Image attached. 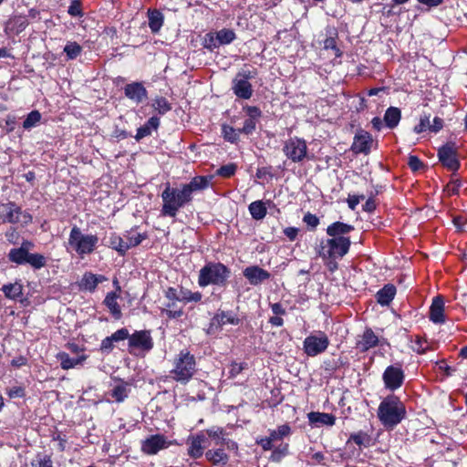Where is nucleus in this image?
<instances>
[{"instance_id": "nucleus-53", "label": "nucleus", "mask_w": 467, "mask_h": 467, "mask_svg": "<svg viewBox=\"0 0 467 467\" xmlns=\"http://www.w3.org/2000/svg\"><path fill=\"white\" fill-rule=\"evenodd\" d=\"M236 169H237L236 164L229 163V164L223 165L222 167H220L217 170L216 174L218 176H221L223 178H230L235 173Z\"/></svg>"}, {"instance_id": "nucleus-60", "label": "nucleus", "mask_w": 467, "mask_h": 467, "mask_svg": "<svg viewBox=\"0 0 467 467\" xmlns=\"http://www.w3.org/2000/svg\"><path fill=\"white\" fill-rule=\"evenodd\" d=\"M220 46L219 44V41L217 39V35L215 34V36L213 34H208L206 35V37H205V44H204V47L209 48V49H213V48H216Z\"/></svg>"}, {"instance_id": "nucleus-55", "label": "nucleus", "mask_w": 467, "mask_h": 467, "mask_svg": "<svg viewBox=\"0 0 467 467\" xmlns=\"http://www.w3.org/2000/svg\"><path fill=\"white\" fill-rule=\"evenodd\" d=\"M67 13L71 16L81 17L83 16L81 2L79 0H72L68 6Z\"/></svg>"}, {"instance_id": "nucleus-29", "label": "nucleus", "mask_w": 467, "mask_h": 467, "mask_svg": "<svg viewBox=\"0 0 467 467\" xmlns=\"http://www.w3.org/2000/svg\"><path fill=\"white\" fill-rule=\"evenodd\" d=\"M205 457L213 465H226L229 461V456L223 448L208 450L205 452Z\"/></svg>"}, {"instance_id": "nucleus-33", "label": "nucleus", "mask_w": 467, "mask_h": 467, "mask_svg": "<svg viewBox=\"0 0 467 467\" xmlns=\"http://www.w3.org/2000/svg\"><path fill=\"white\" fill-rule=\"evenodd\" d=\"M400 119H401L400 109L397 107H389L385 111L383 121L387 128L392 130L399 125Z\"/></svg>"}, {"instance_id": "nucleus-32", "label": "nucleus", "mask_w": 467, "mask_h": 467, "mask_svg": "<svg viewBox=\"0 0 467 467\" xmlns=\"http://www.w3.org/2000/svg\"><path fill=\"white\" fill-rule=\"evenodd\" d=\"M271 202H272L269 200L266 202L260 200L251 202L248 206V210L252 218L256 221L263 220L267 213L266 204H270Z\"/></svg>"}, {"instance_id": "nucleus-39", "label": "nucleus", "mask_w": 467, "mask_h": 467, "mask_svg": "<svg viewBox=\"0 0 467 467\" xmlns=\"http://www.w3.org/2000/svg\"><path fill=\"white\" fill-rule=\"evenodd\" d=\"M109 246L117 251L120 255H124L129 250V245L125 243V238H122L116 233H112L109 237Z\"/></svg>"}, {"instance_id": "nucleus-41", "label": "nucleus", "mask_w": 467, "mask_h": 467, "mask_svg": "<svg viewBox=\"0 0 467 467\" xmlns=\"http://www.w3.org/2000/svg\"><path fill=\"white\" fill-rule=\"evenodd\" d=\"M125 243L129 245V250L132 247L139 245L143 240L147 238L145 233H139L136 230L131 229L126 232L124 234Z\"/></svg>"}, {"instance_id": "nucleus-7", "label": "nucleus", "mask_w": 467, "mask_h": 467, "mask_svg": "<svg viewBox=\"0 0 467 467\" xmlns=\"http://www.w3.org/2000/svg\"><path fill=\"white\" fill-rule=\"evenodd\" d=\"M307 143L299 137H290L284 141L283 152L293 162H302L307 156Z\"/></svg>"}, {"instance_id": "nucleus-22", "label": "nucleus", "mask_w": 467, "mask_h": 467, "mask_svg": "<svg viewBox=\"0 0 467 467\" xmlns=\"http://www.w3.org/2000/svg\"><path fill=\"white\" fill-rule=\"evenodd\" d=\"M114 285L117 286L116 292H109L107 294L105 299H104V305L107 306V308L109 310L111 315L114 318L119 319L121 317V308L118 303V298L119 297V295L118 292L120 291V286L119 285V283L117 280L114 281Z\"/></svg>"}, {"instance_id": "nucleus-63", "label": "nucleus", "mask_w": 467, "mask_h": 467, "mask_svg": "<svg viewBox=\"0 0 467 467\" xmlns=\"http://www.w3.org/2000/svg\"><path fill=\"white\" fill-rule=\"evenodd\" d=\"M408 164L410 167V169L413 171H418L419 169H420L422 167L421 161L417 156H414V155H410L409 157Z\"/></svg>"}, {"instance_id": "nucleus-13", "label": "nucleus", "mask_w": 467, "mask_h": 467, "mask_svg": "<svg viewBox=\"0 0 467 467\" xmlns=\"http://www.w3.org/2000/svg\"><path fill=\"white\" fill-rule=\"evenodd\" d=\"M188 454L193 459H199L203 455L207 447V437L204 431L190 435L187 439Z\"/></svg>"}, {"instance_id": "nucleus-61", "label": "nucleus", "mask_w": 467, "mask_h": 467, "mask_svg": "<svg viewBox=\"0 0 467 467\" xmlns=\"http://www.w3.org/2000/svg\"><path fill=\"white\" fill-rule=\"evenodd\" d=\"M324 48L325 49H333L335 51L336 57H340L341 52L337 47L336 40L333 37H328L324 42Z\"/></svg>"}, {"instance_id": "nucleus-40", "label": "nucleus", "mask_w": 467, "mask_h": 467, "mask_svg": "<svg viewBox=\"0 0 467 467\" xmlns=\"http://www.w3.org/2000/svg\"><path fill=\"white\" fill-rule=\"evenodd\" d=\"M29 252L26 247L13 248L8 253V259L16 265H25L27 260Z\"/></svg>"}, {"instance_id": "nucleus-34", "label": "nucleus", "mask_w": 467, "mask_h": 467, "mask_svg": "<svg viewBox=\"0 0 467 467\" xmlns=\"http://www.w3.org/2000/svg\"><path fill=\"white\" fill-rule=\"evenodd\" d=\"M395 295L396 287L390 284L385 285L376 295L377 302L381 306H388L394 299Z\"/></svg>"}, {"instance_id": "nucleus-37", "label": "nucleus", "mask_w": 467, "mask_h": 467, "mask_svg": "<svg viewBox=\"0 0 467 467\" xmlns=\"http://www.w3.org/2000/svg\"><path fill=\"white\" fill-rule=\"evenodd\" d=\"M149 27L152 33H158L163 26L164 16L157 9L148 11Z\"/></svg>"}, {"instance_id": "nucleus-21", "label": "nucleus", "mask_w": 467, "mask_h": 467, "mask_svg": "<svg viewBox=\"0 0 467 467\" xmlns=\"http://www.w3.org/2000/svg\"><path fill=\"white\" fill-rule=\"evenodd\" d=\"M372 142L373 140L371 135L368 132L362 130L355 135L351 149L356 153H368Z\"/></svg>"}, {"instance_id": "nucleus-24", "label": "nucleus", "mask_w": 467, "mask_h": 467, "mask_svg": "<svg viewBox=\"0 0 467 467\" xmlns=\"http://www.w3.org/2000/svg\"><path fill=\"white\" fill-rule=\"evenodd\" d=\"M240 319L232 311H220L215 314L211 321V326L221 327L224 325H238Z\"/></svg>"}, {"instance_id": "nucleus-31", "label": "nucleus", "mask_w": 467, "mask_h": 467, "mask_svg": "<svg viewBox=\"0 0 467 467\" xmlns=\"http://www.w3.org/2000/svg\"><path fill=\"white\" fill-rule=\"evenodd\" d=\"M160 126V119L152 116L148 121L137 130L135 139L140 140L141 139L150 136L153 130H157Z\"/></svg>"}, {"instance_id": "nucleus-1", "label": "nucleus", "mask_w": 467, "mask_h": 467, "mask_svg": "<svg viewBox=\"0 0 467 467\" xmlns=\"http://www.w3.org/2000/svg\"><path fill=\"white\" fill-rule=\"evenodd\" d=\"M404 403L395 395L386 397L379 405L378 418L387 429H393L406 417Z\"/></svg>"}, {"instance_id": "nucleus-26", "label": "nucleus", "mask_w": 467, "mask_h": 467, "mask_svg": "<svg viewBox=\"0 0 467 467\" xmlns=\"http://www.w3.org/2000/svg\"><path fill=\"white\" fill-rule=\"evenodd\" d=\"M106 280L107 278L102 275H95L91 272H88L84 274L80 281V287L84 290L93 292L99 283Z\"/></svg>"}, {"instance_id": "nucleus-36", "label": "nucleus", "mask_w": 467, "mask_h": 467, "mask_svg": "<svg viewBox=\"0 0 467 467\" xmlns=\"http://www.w3.org/2000/svg\"><path fill=\"white\" fill-rule=\"evenodd\" d=\"M1 289L5 296L11 300H17L23 296V285L20 282L4 285Z\"/></svg>"}, {"instance_id": "nucleus-27", "label": "nucleus", "mask_w": 467, "mask_h": 467, "mask_svg": "<svg viewBox=\"0 0 467 467\" xmlns=\"http://www.w3.org/2000/svg\"><path fill=\"white\" fill-rule=\"evenodd\" d=\"M28 25L29 20L26 16L16 15L7 21L6 30L15 34H19L24 31Z\"/></svg>"}, {"instance_id": "nucleus-59", "label": "nucleus", "mask_w": 467, "mask_h": 467, "mask_svg": "<svg viewBox=\"0 0 467 467\" xmlns=\"http://www.w3.org/2000/svg\"><path fill=\"white\" fill-rule=\"evenodd\" d=\"M288 444H285L281 448H276L273 451L271 459L275 462H279L285 455L287 454Z\"/></svg>"}, {"instance_id": "nucleus-14", "label": "nucleus", "mask_w": 467, "mask_h": 467, "mask_svg": "<svg viewBox=\"0 0 467 467\" xmlns=\"http://www.w3.org/2000/svg\"><path fill=\"white\" fill-rule=\"evenodd\" d=\"M438 157L442 165L450 171H455L459 169L460 163L453 144H446L441 147L438 150Z\"/></svg>"}, {"instance_id": "nucleus-11", "label": "nucleus", "mask_w": 467, "mask_h": 467, "mask_svg": "<svg viewBox=\"0 0 467 467\" xmlns=\"http://www.w3.org/2000/svg\"><path fill=\"white\" fill-rule=\"evenodd\" d=\"M130 352L133 354L136 350L141 353H148L153 348V339L149 330H139L130 335Z\"/></svg>"}, {"instance_id": "nucleus-51", "label": "nucleus", "mask_w": 467, "mask_h": 467, "mask_svg": "<svg viewBox=\"0 0 467 467\" xmlns=\"http://www.w3.org/2000/svg\"><path fill=\"white\" fill-rule=\"evenodd\" d=\"M216 35L220 46L228 45L232 43L236 37V35L233 30L225 28L218 31Z\"/></svg>"}, {"instance_id": "nucleus-48", "label": "nucleus", "mask_w": 467, "mask_h": 467, "mask_svg": "<svg viewBox=\"0 0 467 467\" xmlns=\"http://www.w3.org/2000/svg\"><path fill=\"white\" fill-rule=\"evenodd\" d=\"M202 298V295L201 292H192L188 289H181V297L180 300L183 302L184 304L190 303V302H200Z\"/></svg>"}, {"instance_id": "nucleus-20", "label": "nucleus", "mask_w": 467, "mask_h": 467, "mask_svg": "<svg viewBox=\"0 0 467 467\" xmlns=\"http://www.w3.org/2000/svg\"><path fill=\"white\" fill-rule=\"evenodd\" d=\"M445 303L441 296H437L432 299L430 306L429 318L434 324H443L446 321Z\"/></svg>"}, {"instance_id": "nucleus-62", "label": "nucleus", "mask_w": 467, "mask_h": 467, "mask_svg": "<svg viewBox=\"0 0 467 467\" xmlns=\"http://www.w3.org/2000/svg\"><path fill=\"white\" fill-rule=\"evenodd\" d=\"M364 199V195H349L347 202L349 209L355 210L361 200Z\"/></svg>"}, {"instance_id": "nucleus-2", "label": "nucleus", "mask_w": 467, "mask_h": 467, "mask_svg": "<svg viewBox=\"0 0 467 467\" xmlns=\"http://www.w3.org/2000/svg\"><path fill=\"white\" fill-rule=\"evenodd\" d=\"M161 197L162 200L161 210L162 216L176 217L180 209L192 202L182 186L180 188L171 187L170 183L166 184Z\"/></svg>"}, {"instance_id": "nucleus-30", "label": "nucleus", "mask_w": 467, "mask_h": 467, "mask_svg": "<svg viewBox=\"0 0 467 467\" xmlns=\"http://www.w3.org/2000/svg\"><path fill=\"white\" fill-rule=\"evenodd\" d=\"M354 230V226L342 222H335L327 226V234L330 237L337 238L338 236H345Z\"/></svg>"}, {"instance_id": "nucleus-18", "label": "nucleus", "mask_w": 467, "mask_h": 467, "mask_svg": "<svg viewBox=\"0 0 467 467\" xmlns=\"http://www.w3.org/2000/svg\"><path fill=\"white\" fill-rule=\"evenodd\" d=\"M124 94L136 104L143 102L148 98V91L141 82L127 84L124 87Z\"/></svg>"}, {"instance_id": "nucleus-28", "label": "nucleus", "mask_w": 467, "mask_h": 467, "mask_svg": "<svg viewBox=\"0 0 467 467\" xmlns=\"http://www.w3.org/2000/svg\"><path fill=\"white\" fill-rule=\"evenodd\" d=\"M307 419L314 425L333 426L336 422V417L329 413L312 411L307 414Z\"/></svg>"}, {"instance_id": "nucleus-19", "label": "nucleus", "mask_w": 467, "mask_h": 467, "mask_svg": "<svg viewBox=\"0 0 467 467\" xmlns=\"http://www.w3.org/2000/svg\"><path fill=\"white\" fill-rule=\"evenodd\" d=\"M243 274L252 285H258L261 283L268 280L271 276L268 271L261 268L258 265L246 267Z\"/></svg>"}, {"instance_id": "nucleus-64", "label": "nucleus", "mask_w": 467, "mask_h": 467, "mask_svg": "<svg viewBox=\"0 0 467 467\" xmlns=\"http://www.w3.org/2000/svg\"><path fill=\"white\" fill-rule=\"evenodd\" d=\"M273 440L271 437L261 438L256 442L262 447L264 451H270L273 448Z\"/></svg>"}, {"instance_id": "nucleus-3", "label": "nucleus", "mask_w": 467, "mask_h": 467, "mask_svg": "<svg viewBox=\"0 0 467 467\" xmlns=\"http://www.w3.org/2000/svg\"><path fill=\"white\" fill-rule=\"evenodd\" d=\"M99 237L92 234H84L79 227L74 225L69 233L67 249L74 251L78 256L83 259L91 254L98 247Z\"/></svg>"}, {"instance_id": "nucleus-6", "label": "nucleus", "mask_w": 467, "mask_h": 467, "mask_svg": "<svg viewBox=\"0 0 467 467\" xmlns=\"http://www.w3.org/2000/svg\"><path fill=\"white\" fill-rule=\"evenodd\" d=\"M196 370V361L188 350H182L174 359V367L171 371L172 378L182 383L188 382Z\"/></svg>"}, {"instance_id": "nucleus-12", "label": "nucleus", "mask_w": 467, "mask_h": 467, "mask_svg": "<svg viewBox=\"0 0 467 467\" xmlns=\"http://www.w3.org/2000/svg\"><path fill=\"white\" fill-rule=\"evenodd\" d=\"M405 374L400 363L388 366L382 374V380L387 389L395 391L404 382Z\"/></svg>"}, {"instance_id": "nucleus-45", "label": "nucleus", "mask_w": 467, "mask_h": 467, "mask_svg": "<svg viewBox=\"0 0 467 467\" xmlns=\"http://www.w3.org/2000/svg\"><path fill=\"white\" fill-rule=\"evenodd\" d=\"M291 432V427L288 424H283L278 426L276 430H271L269 431V436L271 437V440L276 441L289 436Z\"/></svg>"}, {"instance_id": "nucleus-17", "label": "nucleus", "mask_w": 467, "mask_h": 467, "mask_svg": "<svg viewBox=\"0 0 467 467\" xmlns=\"http://www.w3.org/2000/svg\"><path fill=\"white\" fill-rule=\"evenodd\" d=\"M243 110L247 116V119L244 120V126L240 129V131L244 134L249 135L255 130L256 124L262 116V111L258 107L249 105L244 106Z\"/></svg>"}, {"instance_id": "nucleus-50", "label": "nucleus", "mask_w": 467, "mask_h": 467, "mask_svg": "<svg viewBox=\"0 0 467 467\" xmlns=\"http://www.w3.org/2000/svg\"><path fill=\"white\" fill-rule=\"evenodd\" d=\"M34 269H41L47 265V258L40 254H30L27 256L26 263Z\"/></svg>"}, {"instance_id": "nucleus-42", "label": "nucleus", "mask_w": 467, "mask_h": 467, "mask_svg": "<svg viewBox=\"0 0 467 467\" xmlns=\"http://www.w3.org/2000/svg\"><path fill=\"white\" fill-rule=\"evenodd\" d=\"M179 301H170L162 308L161 313L165 314L169 318H178L183 314L182 306L178 305Z\"/></svg>"}, {"instance_id": "nucleus-23", "label": "nucleus", "mask_w": 467, "mask_h": 467, "mask_svg": "<svg viewBox=\"0 0 467 467\" xmlns=\"http://www.w3.org/2000/svg\"><path fill=\"white\" fill-rule=\"evenodd\" d=\"M209 178L205 176L193 177L190 182L182 185L191 201L192 200V194L196 192L205 190L209 186Z\"/></svg>"}, {"instance_id": "nucleus-9", "label": "nucleus", "mask_w": 467, "mask_h": 467, "mask_svg": "<svg viewBox=\"0 0 467 467\" xmlns=\"http://www.w3.org/2000/svg\"><path fill=\"white\" fill-rule=\"evenodd\" d=\"M254 78L250 70L239 71L232 82L234 94L243 99H249L253 96V87L249 80Z\"/></svg>"}, {"instance_id": "nucleus-57", "label": "nucleus", "mask_w": 467, "mask_h": 467, "mask_svg": "<svg viewBox=\"0 0 467 467\" xmlns=\"http://www.w3.org/2000/svg\"><path fill=\"white\" fill-rule=\"evenodd\" d=\"M303 222L312 230L316 229L319 224V218L311 213H306L303 217Z\"/></svg>"}, {"instance_id": "nucleus-58", "label": "nucleus", "mask_w": 467, "mask_h": 467, "mask_svg": "<svg viewBox=\"0 0 467 467\" xmlns=\"http://www.w3.org/2000/svg\"><path fill=\"white\" fill-rule=\"evenodd\" d=\"M6 393L10 399L23 398L26 395V390L22 386H14L8 389Z\"/></svg>"}, {"instance_id": "nucleus-10", "label": "nucleus", "mask_w": 467, "mask_h": 467, "mask_svg": "<svg viewBox=\"0 0 467 467\" xmlns=\"http://www.w3.org/2000/svg\"><path fill=\"white\" fill-rule=\"evenodd\" d=\"M0 216L4 222L10 223H16L18 222L28 223L32 221V216L28 213L23 212L19 206L12 202L1 204Z\"/></svg>"}, {"instance_id": "nucleus-46", "label": "nucleus", "mask_w": 467, "mask_h": 467, "mask_svg": "<svg viewBox=\"0 0 467 467\" xmlns=\"http://www.w3.org/2000/svg\"><path fill=\"white\" fill-rule=\"evenodd\" d=\"M410 348L417 354L422 355L430 348V343L427 339L420 336H416L415 339L411 341Z\"/></svg>"}, {"instance_id": "nucleus-35", "label": "nucleus", "mask_w": 467, "mask_h": 467, "mask_svg": "<svg viewBox=\"0 0 467 467\" xmlns=\"http://www.w3.org/2000/svg\"><path fill=\"white\" fill-rule=\"evenodd\" d=\"M379 343V338L372 329L368 328L364 331L361 339L358 341V346L362 351H367L374 348Z\"/></svg>"}, {"instance_id": "nucleus-49", "label": "nucleus", "mask_w": 467, "mask_h": 467, "mask_svg": "<svg viewBox=\"0 0 467 467\" xmlns=\"http://www.w3.org/2000/svg\"><path fill=\"white\" fill-rule=\"evenodd\" d=\"M64 52L67 59L72 60L77 58L82 52V47L77 42H67L64 47Z\"/></svg>"}, {"instance_id": "nucleus-54", "label": "nucleus", "mask_w": 467, "mask_h": 467, "mask_svg": "<svg viewBox=\"0 0 467 467\" xmlns=\"http://www.w3.org/2000/svg\"><path fill=\"white\" fill-rule=\"evenodd\" d=\"M430 127H431L430 117L427 115H424L420 118V122H419V124H417L414 127L413 130L415 133L420 134V133L426 131L427 130H430Z\"/></svg>"}, {"instance_id": "nucleus-43", "label": "nucleus", "mask_w": 467, "mask_h": 467, "mask_svg": "<svg viewBox=\"0 0 467 467\" xmlns=\"http://www.w3.org/2000/svg\"><path fill=\"white\" fill-rule=\"evenodd\" d=\"M242 133L239 130L234 129L227 124L222 125V134L226 141L236 143L239 140V135Z\"/></svg>"}, {"instance_id": "nucleus-56", "label": "nucleus", "mask_w": 467, "mask_h": 467, "mask_svg": "<svg viewBox=\"0 0 467 467\" xmlns=\"http://www.w3.org/2000/svg\"><path fill=\"white\" fill-rule=\"evenodd\" d=\"M109 337L113 341V343L123 341L125 339L129 340L130 332L127 328L122 327L115 331L111 336H109Z\"/></svg>"}, {"instance_id": "nucleus-16", "label": "nucleus", "mask_w": 467, "mask_h": 467, "mask_svg": "<svg viewBox=\"0 0 467 467\" xmlns=\"http://www.w3.org/2000/svg\"><path fill=\"white\" fill-rule=\"evenodd\" d=\"M205 434L213 441L214 445L224 446L226 450L233 451L238 450L237 443L225 437V431L222 427H212L206 430Z\"/></svg>"}, {"instance_id": "nucleus-5", "label": "nucleus", "mask_w": 467, "mask_h": 467, "mask_svg": "<svg viewBox=\"0 0 467 467\" xmlns=\"http://www.w3.org/2000/svg\"><path fill=\"white\" fill-rule=\"evenodd\" d=\"M230 276L229 268L222 263H207L199 272L198 285L201 287L207 285L223 286Z\"/></svg>"}, {"instance_id": "nucleus-44", "label": "nucleus", "mask_w": 467, "mask_h": 467, "mask_svg": "<svg viewBox=\"0 0 467 467\" xmlns=\"http://www.w3.org/2000/svg\"><path fill=\"white\" fill-rule=\"evenodd\" d=\"M151 107L161 115H164L171 109L170 102L164 97L155 98L152 100Z\"/></svg>"}, {"instance_id": "nucleus-25", "label": "nucleus", "mask_w": 467, "mask_h": 467, "mask_svg": "<svg viewBox=\"0 0 467 467\" xmlns=\"http://www.w3.org/2000/svg\"><path fill=\"white\" fill-rule=\"evenodd\" d=\"M87 358L88 357L85 354H82L77 358H70V356L66 352H60L57 355V358L60 362V367L65 370L74 368L78 365H82Z\"/></svg>"}, {"instance_id": "nucleus-52", "label": "nucleus", "mask_w": 467, "mask_h": 467, "mask_svg": "<svg viewBox=\"0 0 467 467\" xmlns=\"http://www.w3.org/2000/svg\"><path fill=\"white\" fill-rule=\"evenodd\" d=\"M41 120V114L37 110L31 111L23 122V128L29 130L35 127Z\"/></svg>"}, {"instance_id": "nucleus-8", "label": "nucleus", "mask_w": 467, "mask_h": 467, "mask_svg": "<svg viewBox=\"0 0 467 467\" xmlns=\"http://www.w3.org/2000/svg\"><path fill=\"white\" fill-rule=\"evenodd\" d=\"M328 346V337L323 331L312 333L303 341V350L308 357H316L325 352Z\"/></svg>"}, {"instance_id": "nucleus-4", "label": "nucleus", "mask_w": 467, "mask_h": 467, "mask_svg": "<svg viewBox=\"0 0 467 467\" xmlns=\"http://www.w3.org/2000/svg\"><path fill=\"white\" fill-rule=\"evenodd\" d=\"M351 241L349 237L338 236L321 240L317 246L316 252L319 257L324 260H337L346 255L350 248Z\"/></svg>"}, {"instance_id": "nucleus-47", "label": "nucleus", "mask_w": 467, "mask_h": 467, "mask_svg": "<svg viewBox=\"0 0 467 467\" xmlns=\"http://www.w3.org/2000/svg\"><path fill=\"white\" fill-rule=\"evenodd\" d=\"M128 385L126 383H120L116 385L111 390V397L117 402H122L128 397Z\"/></svg>"}, {"instance_id": "nucleus-38", "label": "nucleus", "mask_w": 467, "mask_h": 467, "mask_svg": "<svg viewBox=\"0 0 467 467\" xmlns=\"http://www.w3.org/2000/svg\"><path fill=\"white\" fill-rule=\"evenodd\" d=\"M353 441L358 447H369L373 445V439L370 434L363 431L351 433L348 442Z\"/></svg>"}, {"instance_id": "nucleus-15", "label": "nucleus", "mask_w": 467, "mask_h": 467, "mask_svg": "<svg viewBox=\"0 0 467 467\" xmlns=\"http://www.w3.org/2000/svg\"><path fill=\"white\" fill-rule=\"evenodd\" d=\"M168 446L169 442L167 441L165 436L161 434H154L142 441L141 451L148 455H154Z\"/></svg>"}]
</instances>
